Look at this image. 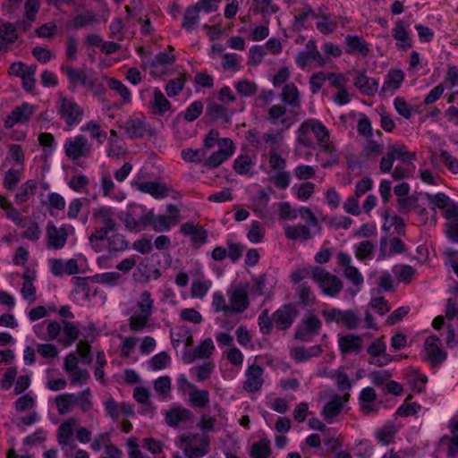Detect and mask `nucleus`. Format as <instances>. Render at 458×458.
I'll list each match as a JSON object with an SVG mask.
<instances>
[{
  "label": "nucleus",
  "instance_id": "dca6fc26",
  "mask_svg": "<svg viewBox=\"0 0 458 458\" xmlns=\"http://www.w3.org/2000/svg\"><path fill=\"white\" fill-rule=\"evenodd\" d=\"M120 127L124 129L131 140L141 139L150 131L148 124L140 117H130Z\"/></svg>",
  "mask_w": 458,
  "mask_h": 458
},
{
  "label": "nucleus",
  "instance_id": "58836bf2",
  "mask_svg": "<svg viewBox=\"0 0 458 458\" xmlns=\"http://www.w3.org/2000/svg\"><path fill=\"white\" fill-rule=\"evenodd\" d=\"M20 227H22L25 229L21 234V236L23 238L28 239L31 242H37L39 239L41 231L39 229L37 222L27 218L24 221V223H22L20 225Z\"/></svg>",
  "mask_w": 458,
  "mask_h": 458
},
{
  "label": "nucleus",
  "instance_id": "a878e982",
  "mask_svg": "<svg viewBox=\"0 0 458 458\" xmlns=\"http://www.w3.org/2000/svg\"><path fill=\"white\" fill-rule=\"evenodd\" d=\"M206 117L211 121L221 120L225 124H231V116L228 114L226 107L217 103H211L206 108Z\"/></svg>",
  "mask_w": 458,
  "mask_h": 458
},
{
  "label": "nucleus",
  "instance_id": "4c0bfd02",
  "mask_svg": "<svg viewBox=\"0 0 458 458\" xmlns=\"http://www.w3.org/2000/svg\"><path fill=\"white\" fill-rule=\"evenodd\" d=\"M35 106L27 102H23L21 106H15L12 113L15 116L16 121L21 123H27L35 112Z\"/></svg>",
  "mask_w": 458,
  "mask_h": 458
},
{
  "label": "nucleus",
  "instance_id": "6e6d98bb",
  "mask_svg": "<svg viewBox=\"0 0 458 458\" xmlns=\"http://www.w3.org/2000/svg\"><path fill=\"white\" fill-rule=\"evenodd\" d=\"M185 84V79L183 76H180L168 81L165 87L166 95L169 98H174L183 89Z\"/></svg>",
  "mask_w": 458,
  "mask_h": 458
},
{
  "label": "nucleus",
  "instance_id": "5701e85b",
  "mask_svg": "<svg viewBox=\"0 0 458 458\" xmlns=\"http://www.w3.org/2000/svg\"><path fill=\"white\" fill-rule=\"evenodd\" d=\"M75 420L70 419L62 423L57 430L58 444L64 448L69 446L71 449L76 447V444L72 440Z\"/></svg>",
  "mask_w": 458,
  "mask_h": 458
},
{
  "label": "nucleus",
  "instance_id": "20e7f679",
  "mask_svg": "<svg viewBox=\"0 0 458 458\" xmlns=\"http://www.w3.org/2000/svg\"><path fill=\"white\" fill-rule=\"evenodd\" d=\"M312 279L322 289V292L330 297L337 296L344 286L336 276L330 274L321 267H314Z\"/></svg>",
  "mask_w": 458,
  "mask_h": 458
},
{
  "label": "nucleus",
  "instance_id": "79ce46f5",
  "mask_svg": "<svg viewBox=\"0 0 458 458\" xmlns=\"http://www.w3.org/2000/svg\"><path fill=\"white\" fill-rule=\"evenodd\" d=\"M388 148L394 158H398L403 163L411 164L416 158V154L407 151L406 147L403 144H393Z\"/></svg>",
  "mask_w": 458,
  "mask_h": 458
},
{
  "label": "nucleus",
  "instance_id": "c9c22d12",
  "mask_svg": "<svg viewBox=\"0 0 458 458\" xmlns=\"http://www.w3.org/2000/svg\"><path fill=\"white\" fill-rule=\"evenodd\" d=\"M305 123H310L309 131L313 132L318 143L329 140V131L320 121L310 119L306 120Z\"/></svg>",
  "mask_w": 458,
  "mask_h": 458
},
{
  "label": "nucleus",
  "instance_id": "393cba45",
  "mask_svg": "<svg viewBox=\"0 0 458 458\" xmlns=\"http://www.w3.org/2000/svg\"><path fill=\"white\" fill-rule=\"evenodd\" d=\"M139 191L150 194L156 199L165 198L168 194L166 186L154 181L136 183Z\"/></svg>",
  "mask_w": 458,
  "mask_h": 458
},
{
  "label": "nucleus",
  "instance_id": "052dcab7",
  "mask_svg": "<svg viewBox=\"0 0 458 458\" xmlns=\"http://www.w3.org/2000/svg\"><path fill=\"white\" fill-rule=\"evenodd\" d=\"M258 324L262 335H268L272 333L274 321L267 310L261 311L258 318Z\"/></svg>",
  "mask_w": 458,
  "mask_h": 458
},
{
  "label": "nucleus",
  "instance_id": "6e6552de",
  "mask_svg": "<svg viewBox=\"0 0 458 458\" xmlns=\"http://www.w3.org/2000/svg\"><path fill=\"white\" fill-rule=\"evenodd\" d=\"M299 310L295 304L287 303L282 305L272 314V319L277 330L289 329L299 316Z\"/></svg>",
  "mask_w": 458,
  "mask_h": 458
},
{
  "label": "nucleus",
  "instance_id": "9b49d317",
  "mask_svg": "<svg viewBox=\"0 0 458 458\" xmlns=\"http://www.w3.org/2000/svg\"><path fill=\"white\" fill-rule=\"evenodd\" d=\"M60 70L68 79L69 90L75 92L79 88L87 89L91 76H89L85 70L64 64L61 65Z\"/></svg>",
  "mask_w": 458,
  "mask_h": 458
},
{
  "label": "nucleus",
  "instance_id": "a19ab883",
  "mask_svg": "<svg viewBox=\"0 0 458 458\" xmlns=\"http://www.w3.org/2000/svg\"><path fill=\"white\" fill-rule=\"evenodd\" d=\"M270 201L269 195L265 190H259L255 196L252 197V210L256 214H260L265 211Z\"/></svg>",
  "mask_w": 458,
  "mask_h": 458
},
{
  "label": "nucleus",
  "instance_id": "f3484780",
  "mask_svg": "<svg viewBox=\"0 0 458 458\" xmlns=\"http://www.w3.org/2000/svg\"><path fill=\"white\" fill-rule=\"evenodd\" d=\"M215 345L211 338L203 340L192 352H185L182 360L186 364L192 363L197 359H208L213 353Z\"/></svg>",
  "mask_w": 458,
  "mask_h": 458
},
{
  "label": "nucleus",
  "instance_id": "13d9d810",
  "mask_svg": "<svg viewBox=\"0 0 458 458\" xmlns=\"http://www.w3.org/2000/svg\"><path fill=\"white\" fill-rule=\"evenodd\" d=\"M396 203L398 211L402 214H407L411 209H415L419 207V199L414 196L398 198Z\"/></svg>",
  "mask_w": 458,
  "mask_h": 458
},
{
  "label": "nucleus",
  "instance_id": "c756f323",
  "mask_svg": "<svg viewBox=\"0 0 458 458\" xmlns=\"http://www.w3.org/2000/svg\"><path fill=\"white\" fill-rule=\"evenodd\" d=\"M281 99L292 107H300V94L294 83H287L284 86Z\"/></svg>",
  "mask_w": 458,
  "mask_h": 458
},
{
  "label": "nucleus",
  "instance_id": "a18cd8bd",
  "mask_svg": "<svg viewBox=\"0 0 458 458\" xmlns=\"http://www.w3.org/2000/svg\"><path fill=\"white\" fill-rule=\"evenodd\" d=\"M89 277L73 276L72 278V283L75 286L73 293H82L85 299H89L91 294L95 295L96 291H94L93 293H91V289L89 284Z\"/></svg>",
  "mask_w": 458,
  "mask_h": 458
},
{
  "label": "nucleus",
  "instance_id": "bf43d9fd",
  "mask_svg": "<svg viewBox=\"0 0 458 458\" xmlns=\"http://www.w3.org/2000/svg\"><path fill=\"white\" fill-rule=\"evenodd\" d=\"M181 156L186 162L200 163L205 160L206 151L203 148H184L182 150Z\"/></svg>",
  "mask_w": 458,
  "mask_h": 458
},
{
  "label": "nucleus",
  "instance_id": "680f3d73",
  "mask_svg": "<svg viewBox=\"0 0 458 458\" xmlns=\"http://www.w3.org/2000/svg\"><path fill=\"white\" fill-rule=\"evenodd\" d=\"M386 345L384 342V336H381L371 343L367 348V352L374 359L380 356L388 355L386 352Z\"/></svg>",
  "mask_w": 458,
  "mask_h": 458
},
{
  "label": "nucleus",
  "instance_id": "864d4df0",
  "mask_svg": "<svg viewBox=\"0 0 458 458\" xmlns=\"http://www.w3.org/2000/svg\"><path fill=\"white\" fill-rule=\"evenodd\" d=\"M203 108L202 101L197 100L192 102L180 115H182L187 122H193L202 114Z\"/></svg>",
  "mask_w": 458,
  "mask_h": 458
},
{
  "label": "nucleus",
  "instance_id": "e2e57ef3",
  "mask_svg": "<svg viewBox=\"0 0 458 458\" xmlns=\"http://www.w3.org/2000/svg\"><path fill=\"white\" fill-rule=\"evenodd\" d=\"M190 400L192 406L203 408L209 402V393L207 390H194L190 394Z\"/></svg>",
  "mask_w": 458,
  "mask_h": 458
},
{
  "label": "nucleus",
  "instance_id": "412c9836",
  "mask_svg": "<svg viewBox=\"0 0 458 458\" xmlns=\"http://www.w3.org/2000/svg\"><path fill=\"white\" fill-rule=\"evenodd\" d=\"M165 423L172 428L177 427L180 423L188 421L192 417V411L184 407H175L163 412Z\"/></svg>",
  "mask_w": 458,
  "mask_h": 458
},
{
  "label": "nucleus",
  "instance_id": "69168bd1",
  "mask_svg": "<svg viewBox=\"0 0 458 458\" xmlns=\"http://www.w3.org/2000/svg\"><path fill=\"white\" fill-rule=\"evenodd\" d=\"M149 316L144 313H135L129 319L130 329L134 332L141 331L147 327Z\"/></svg>",
  "mask_w": 458,
  "mask_h": 458
},
{
  "label": "nucleus",
  "instance_id": "bb28decb",
  "mask_svg": "<svg viewBox=\"0 0 458 458\" xmlns=\"http://www.w3.org/2000/svg\"><path fill=\"white\" fill-rule=\"evenodd\" d=\"M451 436H444L441 444L446 445V456L448 458H458V428L449 423Z\"/></svg>",
  "mask_w": 458,
  "mask_h": 458
},
{
  "label": "nucleus",
  "instance_id": "b1692460",
  "mask_svg": "<svg viewBox=\"0 0 458 458\" xmlns=\"http://www.w3.org/2000/svg\"><path fill=\"white\" fill-rule=\"evenodd\" d=\"M404 80V72L400 69L391 68L382 86V92H390L393 95L402 85Z\"/></svg>",
  "mask_w": 458,
  "mask_h": 458
},
{
  "label": "nucleus",
  "instance_id": "5fc2aeb1",
  "mask_svg": "<svg viewBox=\"0 0 458 458\" xmlns=\"http://www.w3.org/2000/svg\"><path fill=\"white\" fill-rule=\"evenodd\" d=\"M251 158L248 155H240L233 162V169L236 174L241 175L248 174L251 165Z\"/></svg>",
  "mask_w": 458,
  "mask_h": 458
},
{
  "label": "nucleus",
  "instance_id": "aec40b11",
  "mask_svg": "<svg viewBox=\"0 0 458 458\" xmlns=\"http://www.w3.org/2000/svg\"><path fill=\"white\" fill-rule=\"evenodd\" d=\"M67 232L64 228H57L53 224L47 225V247L53 250H61L67 242Z\"/></svg>",
  "mask_w": 458,
  "mask_h": 458
},
{
  "label": "nucleus",
  "instance_id": "4be33fe9",
  "mask_svg": "<svg viewBox=\"0 0 458 458\" xmlns=\"http://www.w3.org/2000/svg\"><path fill=\"white\" fill-rule=\"evenodd\" d=\"M354 86L362 95L373 97L377 92L378 81L368 77L365 72H359L353 80Z\"/></svg>",
  "mask_w": 458,
  "mask_h": 458
},
{
  "label": "nucleus",
  "instance_id": "2eb2a0df",
  "mask_svg": "<svg viewBox=\"0 0 458 458\" xmlns=\"http://www.w3.org/2000/svg\"><path fill=\"white\" fill-rule=\"evenodd\" d=\"M180 232L185 236H191L192 246L196 249L208 242V231L193 222H186L181 225Z\"/></svg>",
  "mask_w": 458,
  "mask_h": 458
},
{
  "label": "nucleus",
  "instance_id": "49530a36",
  "mask_svg": "<svg viewBox=\"0 0 458 458\" xmlns=\"http://www.w3.org/2000/svg\"><path fill=\"white\" fill-rule=\"evenodd\" d=\"M77 400L75 394H64L55 397V404L60 414L68 412L70 407L74 405V401Z\"/></svg>",
  "mask_w": 458,
  "mask_h": 458
},
{
  "label": "nucleus",
  "instance_id": "473e14b6",
  "mask_svg": "<svg viewBox=\"0 0 458 458\" xmlns=\"http://www.w3.org/2000/svg\"><path fill=\"white\" fill-rule=\"evenodd\" d=\"M199 8L194 4H191L188 6L184 11L182 27L187 31H191L193 28L199 23Z\"/></svg>",
  "mask_w": 458,
  "mask_h": 458
},
{
  "label": "nucleus",
  "instance_id": "7ed1b4c3",
  "mask_svg": "<svg viewBox=\"0 0 458 458\" xmlns=\"http://www.w3.org/2000/svg\"><path fill=\"white\" fill-rule=\"evenodd\" d=\"M322 322L313 310L304 314L294 333L296 340L309 343L321 331Z\"/></svg>",
  "mask_w": 458,
  "mask_h": 458
},
{
  "label": "nucleus",
  "instance_id": "6ab92c4d",
  "mask_svg": "<svg viewBox=\"0 0 458 458\" xmlns=\"http://www.w3.org/2000/svg\"><path fill=\"white\" fill-rule=\"evenodd\" d=\"M230 302V313H242L250 306V300L247 292L243 288H237L233 292H227Z\"/></svg>",
  "mask_w": 458,
  "mask_h": 458
},
{
  "label": "nucleus",
  "instance_id": "8fccbe9b",
  "mask_svg": "<svg viewBox=\"0 0 458 458\" xmlns=\"http://www.w3.org/2000/svg\"><path fill=\"white\" fill-rule=\"evenodd\" d=\"M320 21L316 24L317 30L323 35L334 33L337 29V22L329 20L328 14L318 15Z\"/></svg>",
  "mask_w": 458,
  "mask_h": 458
},
{
  "label": "nucleus",
  "instance_id": "c03bdc74",
  "mask_svg": "<svg viewBox=\"0 0 458 458\" xmlns=\"http://www.w3.org/2000/svg\"><path fill=\"white\" fill-rule=\"evenodd\" d=\"M64 339L63 344L65 347L73 344L80 335L79 327L72 322L63 320Z\"/></svg>",
  "mask_w": 458,
  "mask_h": 458
},
{
  "label": "nucleus",
  "instance_id": "f704fd0d",
  "mask_svg": "<svg viewBox=\"0 0 458 458\" xmlns=\"http://www.w3.org/2000/svg\"><path fill=\"white\" fill-rule=\"evenodd\" d=\"M345 42L348 47L347 53L349 54L360 52L365 55L369 52L366 41L358 36L347 35Z\"/></svg>",
  "mask_w": 458,
  "mask_h": 458
},
{
  "label": "nucleus",
  "instance_id": "37998d69",
  "mask_svg": "<svg viewBox=\"0 0 458 458\" xmlns=\"http://www.w3.org/2000/svg\"><path fill=\"white\" fill-rule=\"evenodd\" d=\"M37 182L34 180L26 181L20 188V191L15 194V201L19 204L25 203L30 195H34L37 189Z\"/></svg>",
  "mask_w": 458,
  "mask_h": 458
},
{
  "label": "nucleus",
  "instance_id": "cd10ccee",
  "mask_svg": "<svg viewBox=\"0 0 458 458\" xmlns=\"http://www.w3.org/2000/svg\"><path fill=\"white\" fill-rule=\"evenodd\" d=\"M284 235L287 239L296 241L301 239L307 241L312 238L311 232L309 227L304 225L284 226Z\"/></svg>",
  "mask_w": 458,
  "mask_h": 458
},
{
  "label": "nucleus",
  "instance_id": "ea45409f",
  "mask_svg": "<svg viewBox=\"0 0 458 458\" xmlns=\"http://www.w3.org/2000/svg\"><path fill=\"white\" fill-rule=\"evenodd\" d=\"M110 230H107L104 227L97 228L89 237V243L92 247V249L96 252H100L103 248L100 244L103 241H107L108 239V233H110Z\"/></svg>",
  "mask_w": 458,
  "mask_h": 458
},
{
  "label": "nucleus",
  "instance_id": "de8ad7c7",
  "mask_svg": "<svg viewBox=\"0 0 458 458\" xmlns=\"http://www.w3.org/2000/svg\"><path fill=\"white\" fill-rule=\"evenodd\" d=\"M237 93L243 98H249L254 95L258 87L254 81L249 80H241L234 83Z\"/></svg>",
  "mask_w": 458,
  "mask_h": 458
},
{
  "label": "nucleus",
  "instance_id": "a211bd4d",
  "mask_svg": "<svg viewBox=\"0 0 458 458\" xmlns=\"http://www.w3.org/2000/svg\"><path fill=\"white\" fill-rule=\"evenodd\" d=\"M388 237L387 235L382 236L379 241V255L378 258L384 259L395 254L403 253L406 250L404 242L397 238L394 237L390 239V248L387 250Z\"/></svg>",
  "mask_w": 458,
  "mask_h": 458
},
{
  "label": "nucleus",
  "instance_id": "c85d7f7f",
  "mask_svg": "<svg viewBox=\"0 0 458 458\" xmlns=\"http://www.w3.org/2000/svg\"><path fill=\"white\" fill-rule=\"evenodd\" d=\"M174 217L167 216L165 215H155L154 209H152V216L149 222V227L155 232H167L174 225Z\"/></svg>",
  "mask_w": 458,
  "mask_h": 458
},
{
  "label": "nucleus",
  "instance_id": "4468645a",
  "mask_svg": "<svg viewBox=\"0 0 458 458\" xmlns=\"http://www.w3.org/2000/svg\"><path fill=\"white\" fill-rule=\"evenodd\" d=\"M338 347L342 354H358L363 347V338L356 334L338 335Z\"/></svg>",
  "mask_w": 458,
  "mask_h": 458
},
{
  "label": "nucleus",
  "instance_id": "7c9ffc66",
  "mask_svg": "<svg viewBox=\"0 0 458 458\" xmlns=\"http://www.w3.org/2000/svg\"><path fill=\"white\" fill-rule=\"evenodd\" d=\"M151 106L154 108L153 113L155 114L163 115L165 112L170 110L172 104L165 97L163 92L158 88H156L154 89V98Z\"/></svg>",
  "mask_w": 458,
  "mask_h": 458
},
{
  "label": "nucleus",
  "instance_id": "ddd939ff",
  "mask_svg": "<svg viewBox=\"0 0 458 458\" xmlns=\"http://www.w3.org/2000/svg\"><path fill=\"white\" fill-rule=\"evenodd\" d=\"M264 369L258 364H251L248 367L245 372L246 379L243 383V389L248 393H254L261 389Z\"/></svg>",
  "mask_w": 458,
  "mask_h": 458
},
{
  "label": "nucleus",
  "instance_id": "338daca9",
  "mask_svg": "<svg viewBox=\"0 0 458 458\" xmlns=\"http://www.w3.org/2000/svg\"><path fill=\"white\" fill-rule=\"evenodd\" d=\"M140 298V300L138 303V307L140 310V312L150 317L154 310V301L151 298V293L148 291H144Z\"/></svg>",
  "mask_w": 458,
  "mask_h": 458
},
{
  "label": "nucleus",
  "instance_id": "f257e3e1",
  "mask_svg": "<svg viewBox=\"0 0 458 458\" xmlns=\"http://www.w3.org/2000/svg\"><path fill=\"white\" fill-rule=\"evenodd\" d=\"M152 209L137 203H130L117 216L130 232H141L149 227Z\"/></svg>",
  "mask_w": 458,
  "mask_h": 458
},
{
  "label": "nucleus",
  "instance_id": "4d7b16f0",
  "mask_svg": "<svg viewBox=\"0 0 458 458\" xmlns=\"http://www.w3.org/2000/svg\"><path fill=\"white\" fill-rule=\"evenodd\" d=\"M95 21V15L92 13H79L68 23V27L80 30L93 23Z\"/></svg>",
  "mask_w": 458,
  "mask_h": 458
},
{
  "label": "nucleus",
  "instance_id": "603ef678",
  "mask_svg": "<svg viewBox=\"0 0 458 458\" xmlns=\"http://www.w3.org/2000/svg\"><path fill=\"white\" fill-rule=\"evenodd\" d=\"M309 124L310 123H305V121H304L298 128L297 142L301 146L315 148L313 140L310 136Z\"/></svg>",
  "mask_w": 458,
  "mask_h": 458
},
{
  "label": "nucleus",
  "instance_id": "774afa93",
  "mask_svg": "<svg viewBox=\"0 0 458 458\" xmlns=\"http://www.w3.org/2000/svg\"><path fill=\"white\" fill-rule=\"evenodd\" d=\"M21 180V172L19 170L10 168L4 177V187L8 191L15 189L16 185Z\"/></svg>",
  "mask_w": 458,
  "mask_h": 458
},
{
  "label": "nucleus",
  "instance_id": "72a5a7b5",
  "mask_svg": "<svg viewBox=\"0 0 458 458\" xmlns=\"http://www.w3.org/2000/svg\"><path fill=\"white\" fill-rule=\"evenodd\" d=\"M271 454L270 441L267 438H262L255 442L250 449V458H268Z\"/></svg>",
  "mask_w": 458,
  "mask_h": 458
},
{
  "label": "nucleus",
  "instance_id": "0eeeda50",
  "mask_svg": "<svg viewBox=\"0 0 458 458\" xmlns=\"http://www.w3.org/2000/svg\"><path fill=\"white\" fill-rule=\"evenodd\" d=\"M58 113L69 127L79 124L83 118V108L73 99L62 97L59 99Z\"/></svg>",
  "mask_w": 458,
  "mask_h": 458
},
{
  "label": "nucleus",
  "instance_id": "423d86ee",
  "mask_svg": "<svg viewBox=\"0 0 458 458\" xmlns=\"http://www.w3.org/2000/svg\"><path fill=\"white\" fill-rule=\"evenodd\" d=\"M321 315L324 317L327 324L335 322L342 325L349 330H354L358 327L360 318L352 310H340L332 308L330 310H322Z\"/></svg>",
  "mask_w": 458,
  "mask_h": 458
},
{
  "label": "nucleus",
  "instance_id": "1a4fd4ad",
  "mask_svg": "<svg viewBox=\"0 0 458 458\" xmlns=\"http://www.w3.org/2000/svg\"><path fill=\"white\" fill-rule=\"evenodd\" d=\"M219 149L212 153L204 160V165L208 168H216L226 161L235 151L233 140L229 138H222L219 140Z\"/></svg>",
  "mask_w": 458,
  "mask_h": 458
},
{
  "label": "nucleus",
  "instance_id": "9d476101",
  "mask_svg": "<svg viewBox=\"0 0 458 458\" xmlns=\"http://www.w3.org/2000/svg\"><path fill=\"white\" fill-rule=\"evenodd\" d=\"M442 343L438 336L431 335L424 342V348L431 366H440L447 358V352L441 347Z\"/></svg>",
  "mask_w": 458,
  "mask_h": 458
},
{
  "label": "nucleus",
  "instance_id": "f03ea898",
  "mask_svg": "<svg viewBox=\"0 0 458 458\" xmlns=\"http://www.w3.org/2000/svg\"><path fill=\"white\" fill-rule=\"evenodd\" d=\"M178 440L187 458H202L210 451V438L206 434L187 433L179 436Z\"/></svg>",
  "mask_w": 458,
  "mask_h": 458
},
{
  "label": "nucleus",
  "instance_id": "f8f14e48",
  "mask_svg": "<svg viewBox=\"0 0 458 458\" xmlns=\"http://www.w3.org/2000/svg\"><path fill=\"white\" fill-rule=\"evenodd\" d=\"M94 222L101 227L114 232L117 229L114 208L108 206H101L92 210Z\"/></svg>",
  "mask_w": 458,
  "mask_h": 458
},
{
  "label": "nucleus",
  "instance_id": "2f4dec72",
  "mask_svg": "<svg viewBox=\"0 0 458 458\" xmlns=\"http://www.w3.org/2000/svg\"><path fill=\"white\" fill-rule=\"evenodd\" d=\"M343 410V403L341 396L338 394L333 395V397L327 402L322 410V415L326 420H332L337 417Z\"/></svg>",
  "mask_w": 458,
  "mask_h": 458
},
{
  "label": "nucleus",
  "instance_id": "39448f33",
  "mask_svg": "<svg viewBox=\"0 0 458 458\" xmlns=\"http://www.w3.org/2000/svg\"><path fill=\"white\" fill-rule=\"evenodd\" d=\"M64 150L68 159L75 161L90 157L93 147L84 135L79 134L65 140Z\"/></svg>",
  "mask_w": 458,
  "mask_h": 458
},
{
  "label": "nucleus",
  "instance_id": "09e8293b",
  "mask_svg": "<svg viewBox=\"0 0 458 458\" xmlns=\"http://www.w3.org/2000/svg\"><path fill=\"white\" fill-rule=\"evenodd\" d=\"M171 362V358L166 352H161L155 354L149 360L148 366L152 370H161L165 369Z\"/></svg>",
  "mask_w": 458,
  "mask_h": 458
},
{
  "label": "nucleus",
  "instance_id": "e433bc0d",
  "mask_svg": "<svg viewBox=\"0 0 458 458\" xmlns=\"http://www.w3.org/2000/svg\"><path fill=\"white\" fill-rule=\"evenodd\" d=\"M129 246V242L125 236L122 233H113L107 239V250L111 252H118L125 250Z\"/></svg>",
  "mask_w": 458,
  "mask_h": 458
},
{
  "label": "nucleus",
  "instance_id": "0e129e2a",
  "mask_svg": "<svg viewBox=\"0 0 458 458\" xmlns=\"http://www.w3.org/2000/svg\"><path fill=\"white\" fill-rule=\"evenodd\" d=\"M298 297L301 304L303 306H311L316 302V298L311 291L310 286L307 285L306 284L300 285Z\"/></svg>",
  "mask_w": 458,
  "mask_h": 458
},
{
  "label": "nucleus",
  "instance_id": "3c124183",
  "mask_svg": "<svg viewBox=\"0 0 458 458\" xmlns=\"http://www.w3.org/2000/svg\"><path fill=\"white\" fill-rule=\"evenodd\" d=\"M108 87L110 89L116 91L123 99L124 103L131 100V95L129 89L119 80L114 78L108 79Z\"/></svg>",
  "mask_w": 458,
  "mask_h": 458
}]
</instances>
